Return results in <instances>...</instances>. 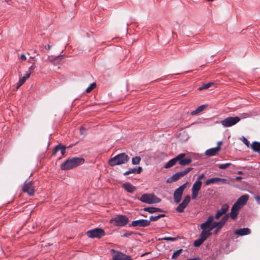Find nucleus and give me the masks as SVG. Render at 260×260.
I'll return each instance as SVG.
<instances>
[{
  "label": "nucleus",
  "mask_w": 260,
  "mask_h": 260,
  "mask_svg": "<svg viewBox=\"0 0 260 260\" xmlns=\"http://www.w3.org/2000/svg\"><path fill=\"white\" fill-rule=\"evenodd\" d=\"M84 162V159L82 157H74L69 158L64 161L61 165L62 170H69L77 167Z\"/></svg>",
  "instance_id": "f257e3e1"
},
{
  "label": "nucleus",
  "mask_w": 260,
  "mask_h": 260,
  "mask_svg": "<svg viewBox=\"0 0 260 260\" xmlns=\"http://www.w3.org/2000/svg\"><path fill=\"white\" fill-rule=\"evenodd\" d=\"M129 159V157L127 154L125 153H121L111 158L108 161V164L111 166L120 165L126 164Z\"/></svg>",
  "instance_id": "f03ea898"
},
{
  "label": "nucleus",
  "mask_w": 260,
  "mask_h": 260,
  "mask_svg": "<svg viewBox=\"0 0 260 260\" xmlns=\"http://www.w3.org/2000/svg\"><path fill=\"white\" fill-rule=\"evenodd\" d=\"M129 222L128 218L125 215L118 214L110 220V223L116 226L123 227Z\"/></svg>",
  "instance_id": "7ed1b4c3"
},
{
  "label": "nucleus",
  "mask_w": 260,
  "mask_h": 260,
  "mask_svg": "<svg viewBox=\"0 0 260 260\" xmlns=\"http://www.w3.org/2000/svg\"><path fill=\"white\" fill-rule=\"evenodd\" d=\"M138 200L143 203L153 204L160 203L161 200L157 197L154 193H144Z\"/></svg>",
  "instance_id": "20e7f679"
},
{
  "label": "nucleus",
  "mask_w": 260,
  "mask_h": 260,
  "mask_svg": "<svg viewBox=\"0 0 260 260\" xmlns=\"http://www.w3.org/2000/svg\"><path fill=\"white\" fill-rule=\"evenodd\" d=\"M105 231L100 228H96L90 230L86 232V235L91 239H100L105 235Z\"/></svg>",
  "instance_id": "39448f33"
},
{
  "label": "nucleus",
  "mask_w": 260,
  "mask_h": 260,
  "mask_svg": "<svg viewBox=\"0 0 260 260\" xmlns=\"http://www.w3.org/2000/svg\"><path fill=\"white\" fill-rule=\"evenodd\" d=\"M240 120V118L238 116H230L221 120L220 123L223 127H228L235 125L239 122Z\"/></svg>",
  "instance_id": "423d86ee"
},
{
  "label": "nucleus",
  "mask_w": 260,
  "mask_h": 260,
  "mask_svg": "<svg viewBox=\"0 0 260 260\" xmlns=\"http://www.w3.org/2000/svg\"><path fill=\"white\" fill-rule=\"evenodd\" d=\"M214 217L212 215H210L207 220L201 224L200 228L202 230H205L210 232L214 229L213 223H214Z\"/></svg>",
  "instance_id": "0eeeda50"
},
{
  "label": "nucleus",
  "mask_w": 260,
  "mask_h": 260,
  "mask_svg": "<svg viewBox=\"0 0 260 260\" xmlns=\"http://www.w3.org/2000/svg\"><path fill=\"white\" fill-rule=\"evenodd\" d=\"M187 182L180 186L178 188L175 190L174 192V200L176 203L180 202L183 191L186 187Z\"/></svg>",
  "instance_id": "6e6552de"
},
{
  "label": "nucleus",
  "mask_w": 260,
  "mask_h": 260,
  "mask_svg": "<svg viewBox=\"0 0 260 260\" xmlns=\"http://www.w3.org/2000/svg\"><path fill=\"white\" fill-rule=\"evenodd\" d=\"M150 224V221L148 219H140L133 221L131 224H129V226L145 228Z\"/></svg>",
  "instance_id": "1a4fd4ad"
},
{
  "label": "nucleus",
  "mask_w": 260,
  "mask_h": 260,
  "mask_svg": "<svg viewBox=\"0 0 260 260\" xmlns=\"http://www.w3.org/2000/svg\"><path fill=\"white\" fill-rule=\"evenodd\" d=\"M190 201L189 195L186 196L183 199L182 202L177 207L176 210L179 213L184 212L185 208L187 207Z\"/></svg>",
  "instance_id": "9d476101"
},
{
  "label": "nucleus",
  "mask_w": 260,
  "mask_h": 260,
  "mask_svg": "<svg viewBox=\"0 0 260 260\" xmlns=\"http://www.w3.org/2000/svg\"><path fill=\"white\" fill-rule=\"evenodd\" d=\"M22 189L24 192H27L30 196L33 195L35 192L34 186L31 181L28 182L27 180L25 181Z\"/></svg>",
  "instance_id": "9b49d317"
},
{
  "label": "nucleus",
  "mask_w": 260,
  "mask_h": 260,
  "mask_svg": "<svg viewBox=\"0 0 260 260\" xmlns=\"http://www.w3.org/2000/svg\"><path fill=\"white\" fill-rule=\"evenodd\" d=\"M229 206L227 204L222 205L221 208L218 210L215 215V218L217 219H219L222 215L225 214L229 210Z\"/></svg>",
  "instance_id": "f8f14e48"
},
{
  "label": "nucleus",
  "mask_w": 260,
  "mask_h": 260,
  "mask_svg": "<svg viewBox=\"0 0 260 260\" xmlns=\"http://www.w3.org/2000/svg\"><path fill=\"white\" fill-rule=\"evenodd\" d=\"M179 156H180L179 164L181 166H185L192 162V159L190 158H185V153H180Z\"/></svg>",
  "instance_id": "ddd939ff"
},
{
  "label": "nucleus",
  "mask_w": 260,
  "mask_h": 260,
  "mask_svg": "<svg viewBox=\"0 0 260 260\" xmlns=\"http://www.w3.org/2000/svg\"><path fill=\"white\" fill-rule=\"evenodd\" d=\"M240 207L236 204H234L233 205L230 213L229 214L232 219H235L238 214L239 211L240 209Z\"/></svg>",
  "instance_id": "4468645a"
},
{
  "label": "nucleus",
  "mask_w": 260,
  "mask_h": 260,
  "mask_svg": "<svg viewBox=\"0 0 260 260\" xmlns=\"http://www.w3.org/2000/svg\"><path fill=\"white\" fill-rule=\"evenodd\" d=\"M249 198V196L247 194H244L239 197L235 204H237L241 208L243 206L245 205Z\"/></svg>",
  "instance_id": "2eb2a0df"
},
{
  "label": "nucleus",
  "mask_w": 260,
  "mask_h": 260,
  "mask_svg": "<svg viewBox=\"0 0 260 260\" xmlns=\"http://www.w3.org/2000/svg\"><path fill=\"white\" fill-rule=\"evenodd\" d=\"M251 233L250 230L248 228H244L241 229H239L236 230L234 234L235 235L240 236H243L245 235H249Z\"/></svg>",
  "instance_id": "dca6fc26"
},
{
  "label": "nucleus",
  "mask_w": 260,
  "mask_h": 260,
  "mask_svg": "<svg viewBox=\"0 0 260 260\" xmlns=\"http://www.w3.org/2000/svg\"><path fill=\"white\" fill-rule=\"evenodd\" d=\"M183 176L182 173H181V172H178L173 174L171 177L168 178L166 180V182L168 183H172L178 180Z\"/></svg>",
  "instance_id": "f3484780"
},
{
  "label": "nucleus",
  "mask_w": 260,
  "mask_h": 260,
  "mask_svg": "<svg viewBox=\"0 0 260 260\" xmlns=\"http://www.w3.org/2000/svg\"><path fill=\"white\" fill-rule=\"evenodd\" d=\"M226 181L225 178H221L218 177H214L210 178L206 180L205 182L206 185H209L211 183H214L219 181L222 182L223 183H224Z\"/></svg>",
  "instance_id": "a211bd4d"
},
{
  "label": "nucleus",
  "mask_w": 260,
  "mask_h": 260,
  "mask_svg": "<svg viewBox=\"0 0 260 260\" xmlns=\"http://www.w3.org/2000/svg\"><path fill=\"white\" fill-rule=\"evenodd\" d=\"M111 252L112 253H115V254L113 255V259L114 260H124V253L117 251L114 249H111Z\"/></svg>",
  "instance_id": "6ab92c4d"
},
{
  "label": "nucleus",
  "mask_w": 260,
  "mask_h": 260,
  "mask_svg": "<svg viewBox=\"0 0 260 260\" xmlns=\"http://www.w3.org/2000/svg\"><path fill=\"white\" fill-rule=\"evenodd\" d=\"M220 150L218 147L210 148L205 151V155L208 156H212L216 155Z\"/></svg>",
  "instance_id": "aec40b11"
},
{
  "label": "nucleus",
  "mask_w": 260,
  "mask_h": 260,
  "mask_svg": "<svg viewBox=\"0 0 260 260\" xmlns=\"http://www.w3.org/2000/svg\"><path fill=\"white\" fill-rule=\"evenodd\" d=\"M122 187L125 191L129 193H133L136 189V187L129 182L123 183Z\"/></svg>",
  "instance_id": "412c9836"
},
{
  "label": "nucleus",
  "mask_w": 260,
  "mask_h": 260,
  "mask_svg": "<svg viewBox=\"0 0 260 260\" xmlns=\"http://www.w3.org/2000/svg\"><path fill=\"white\" fill-rule=\"evenodd\" d=\"M179 158H180V156H179V154H178L174 158L170 159L165 166V168L168 169V168L173 167L177 163V162H179Z\"/></svg>",
  "instance_id": "4be33fe9"
},
{
  "label": "nucleus",
  "mask_w": 260,
  "mask_h": 260,
  "mask_svg": "<svg viewBox=\"0 0 260 260\" xmlns=\"http://www.w3.org/2000/svg\"><path fill=\"white\" fill-rule=\"evenodd\" d=\"M143 210L145 211L149 212V213H153L155 212H164L163 209L159 208L154 207H145Z\"/></svg>",
  "instance_id": "5701e85b"
},
{
  "label": "nucleus",
  "mask_w": 260,
  "mask_h": 260,
  "mask_svg": "<svg viewBox=\"0 0 260 260\" xmlns=\"http://www.w3.org/2000/svg\"><path fill=\"white\" fill-rule=\"evenodd\" d=\"M30 74H31V72H29V73H27L25 75H24V76L22 78L19 79V81L17 84V88H19L25 82L26 80L29 77Z\"/></svg>",
  "instance_id": "b1692460"
},
{
  "label": "nucleus",
  "mask_w": 260,
  "mask_h": 260,
  "mask_svg": "<svg viewBox=\"0 0 260 260\" xmlns=\"http://www.w3.org/2000/svg\"><path fill=\"white\" fill-rule=\"evenodd\" d=\"M202 184L201 181H196L192 185L191 190L199 192L201 188Z\"/></svg>",
  "instance_id": "393cba45"
},
{
  "label": "nucleus",
  "mask_w": 260,
  "mask_h": 260,
  "mask_svg": "<svg viewBox=\"0 0 260 260\" xmlns=\"http://www.w3.org/2000/svg\"><path fill=\"white\" fill-rule=\"evenodd\" d=\"M208 107V105H202L198 107L195 110L191 112V115H195L202 112Z\"/></svg>",
  "instance_id": "a878e982"
},
{
  "label": "nucleus",
  "mask_w": 260,
  "mask_h": 260,
  "mask_svg": "<svg viewBox=\"0 0 260 260\" xmlns=\"http://www.w3.org/2000/svg\"><path fill=\"white\" fill-rule=\"evenodd\" d=\"M211 235V232L202 230L201 234L200 235L199 238L201 239L203 241H205L210 235Z\"/></svg>",
  "instance_id": "bb28decb"
},
{
  "label": "nucleus",
  "mask_w": 260,
  "mask_h": 260,
  "mask_svg": "<svg viewBox=\"0 0 260 260\" xmlns=\"http://www.w3.org/2000/svg\"><path fill=\"white\" fill-rule=\"evenodd\" d=\"M251 148L253 151L259 152L260 151V142L257 141L253 142L251 145Z\"/></svg>",
  "instance_id": "cd10ccee"
},
{
  "label": "nucleus",
  "mask_w": 260,
  "mask_h": 260,
  "mask_svg": "<svg viewBox=\"0 0 260 260\" xmlns=\"http://www.w3.org/2000/svg\"><path fill=\"white\" fill-rule=\"evenodd\" d=\"M220 223V222H219V221H214L213 223L214 229L215 228L214 231L215 234H217L220 230V229L224 226L223 225Z\"/></svg>",
  "instance_id": "c85d7f7f"
},
{
  "label": "nucleus",
  "mask_w": 260,
  "mask_h": 260,
  "mask_svg": "<svg viewBox=\"0 0 260 260\" xmlns=\"http://www.w3.org/2000/svg\"><path fill=\"white\" fill-rule=\"evenodd\" d=\"M166 216V214H160L156 216H150L149 217V219H148L150 221V223L151 221H154L157 220L158 219L164 217Z\"/></svg>",
  "instance_id": "c756f323"
},
{
  "label": "nucleus",
  "mask_w": 260,
  "mask_h": 260,
  "mask_svg": "<svg viewBox=\"0 0 260 260\" xmlns=\"http://www.w3.org/2000/svg\"><path fill=\"white\" fill-rule=\"evenodd\" d=\"M212 84H213V83L211 82L204 84L202 86L199 87L198 90L199 91H201L204 89H207L209 88Z\"/></svg>",
  "instance_id": "7c9ffc66"
},
{
  "label": "nucleus",
  "mask_w": 260,
  "mask_h": 260,
  "mask_svg": "<svg viewBox=\"0 0 260 260\" xmlns=\"http://www.w3.org/2000/svg\"><path fill=\"white\" fill-rule=\"evenodd\" d=\"M132 235H141V234L139 233H137V232H133V231H129V232H128L127 233H125L123 234V235H121V237H126V238H128L130 236H131Z\"/></svg>",
  "instance_id": "2f4dec72"
},
{
  "label": "nucleus",
  "mask_w": 260,
  "mask_h": 260,
  "mask_svg": "<svg viewBox=\"0 0 260 260\" xmlns=\"http://www.w3.org/2000/svg\"><path fill=\"white\" fill-rule=\"evenodd\" d=\"M183 250L182 249H180L174 251L172 255V258L175 259L178 257L180 254L182 252Z\"/></svg>",
  "instance_id": "473e14b6"
},
{
  "label": "nucleus",
  "mask_w": 260,
  "mask_h": 260,
  "mask_svg": "<svg viewBox=\"0 0 260 260\" xmlns=\"http://www.w3.org/2000/svg\"><path fill=\"white\" fill-rule=\"evenodd\" d=\"M141 158L140 156H136L133 157L132 160V164L134 165H139L140 162Z\"/></svg>",
  "instance_id": "72a5a7b5"
},
{
  "label": "nucleus",
  "mask_w": 260,
  "mask_h": 260,
  "mask_svg": "<svg viewBox=\"0 0 260 260\" xmlns=\"http://www.w3.org/2000/svg\"><path fill=\"white\" fill-rule=\"evenodd\" d=\"M204 241H203L201 239H200V238H199L198 239H197V240H196L194 242H193V246L196 247H199L200 245H201L204 242Z\"/></svg>",
  "instance_id": "f704fd0d"
},
{
  "label": "nucleus",
  "mask_w": 260,
  "mask_h": 260,
  "mask_svg": "<svg viewBox=\"0 0 260 260\" xmlns=\"http://www.w3.org/2000/svg\"><path fill=\"white\" fill-rule=\"evenodd\" d=\"M230 216L229 214H225L224 216L222 217L221 219L219 222H220V223H221L222 225H224V224L227 221V220H228Z\"/></svg>",
  "instance_id": "c9c22d12"
},
{
  "label": "nucleus",
  "mask_w": 260,
  "mask_h": 260,
  "mask_svg": "<svg viewBox=\"0 0 260 260\" xmlns=\"http://www.w3.org/2000/svg\"><path fill=\"white\" fill-rule=\"evenodd\" d=\"M96 86V84L95 83H92L90 84V85L86 89V92H89L92 90H93Z\"/></svg>",
  "instance_id": "e433bc0d"
},
{
  "label": "nucleus",
  "mask_w": 260,
  "mask_h": 260,
  "mask_svg": "<svg viewBox=\"0 0 260 260\" xmlns=\"http://www.w3.org/2000/svg\"><path fill=\"white\" fill-rule=\"evenodd\" d=\"M231 163H226L224 164L218 165V167L220 169H225L231 165Z\"/></svg>",
  "instance_id": "4c0bfd02"
},
{
  "label": "nucleus",
  "mask_w": 260,
  "mask_h": 260,
  "mask_svg": "<svg viewBox=\"0 0 260 260\" xmlns=\"http://www.w3.org/2000/svg\"><path fill=\"white\" fill-rule=\"evenodd\" d=\"M158 240L159 241L165 240V241H174L176 240V238L174 237H164V238H159Z\"/></svg>",
  "instance_id": "58836bf2"
},
{
  "label": "nucleus",
  "mask_w": 260,
  "mask_h": 260,
  "mask_svg": "<svg viewBox=\"0 0 260 260\" xmlns=\"http://www.w3.org/2000/svg\"><path fill=\"white\" fill-rule=\"evenodd\" d=\"M58 146H59V148H60L59 150H60L61 155H63L66 153V146H64V145H63L61 144H58Z\"/></svg>",
  "instance_id": "ea45409f"
},
{
  "label": "nucleus",
  "mask_w": 260,
  "mask_h": 260,
  "mask_svg": "<svg viewBox=\"0 0 260 260\" xmlns=\"http://www.w3.org/2000/svg\"><path fill=\"white\" fill-rule=\"evenodd\" d=\"M193 169L192 168H187L184 169L183 171H180L181 173H182V175L184 176L186 174H187L188 172L191 171Z\"/></svg>",
  "instance_id": "a19ab883"
},
{
  "label": "nucleus",
  "mask_w": 260,
  "mask_h": 260,
  "mask_svg": "<svg viewBox=\"0 0 260 260\" xmlns=\"http://www.w3.org/2000/svg\"><path fill=\"white\" fill-rule=\"evenodd\" d=\"M87 129L82 126L80 127V134L82 135H83L84 136L86 135V131Z\"/></svg>",
  "instance_id": "79ce46f5"
},
{
  "label": "nucleus",
  "mask_w": 260,
  "mask_h": 260,
  "mask_svg": "<svg viewBox=\"0 0 260 260\" xmlns=\"http://www.w3.org/2000/svg\"><path fill=\"white\" fill-rule=\"evenodd\" d=\"M130 174H136L135 173V168H133V169H131L127 171H126L125 172H124L123 173V175L124 176H126V175H128Z\"/></svg>",
  "instance_id": "37998d69"
},
{
  "label": "nucleus",
  "mask_w": 260,
  "mask_h": 260,
  "mask_svg": "<svg viewBox=\"0 0 260 260\" xmlns=\"http://www.w3.org/2000/svg\"><path fill=\"white\" fill-rule=\"evenodd\" d=\"M135 171L136 174H140L142 171V168L139 167L138 168H135Z\"/></svg>",
  "instance_id": "c03bdc74"
},
{
  "label": "nucleus",
  "mask_w": 260,
  "mask_h": 260,
  "mask_svg": "<svg viewBox=\"0 0 260 260\" xmlns=\"http://www.w3.org/2000/svg\"><path fill=\"white\" fill-rule=\"evenodd\" d=\"M59 146H58V145H56L54 148L52 154L55 155L56 153L59 150Z\"/></svg>",
  "instance_id": "a18cd8bd"
},
{
  "label": "nucleus",
  "mask_w": 260,
  "mask_h": 260,
  "mask_svg": "<svg viewBox=\"0 0 260 260\" xmlns=\"http://www.w3.org/2000/svg\"><path fill=\"white\" fill-rule=\"evenodd\" d=\"M198 191H192V199H196L198 195Z\"/></svg>",
  "instance_id": "49530a36"
},
{
  "label": "nucleus",
  "mask_w": 260,
  "mask_h": 260,
  "mask_svg": "<svg viewBox=\"0 0 260 260\" xmlns=\"http://www.w3.org/2000/svg\"><path fill=\"white\" fill-rule=\"evenodd\" d=\"M243 142L247 146L249 147V141L245 138V137H243Z\"/></svg>",
  "instance_id": "de8ad7c7"
},
{
  "label": "nucleus",
  "mask_w": 260,
  "mask_h": 260,
  "mask_svg": "<svg viewBox=\"0 0 260 260\" xmlns=\"http://www.w3.org/2000/svg\"><path fill=\"white\" fill-rule=\"evenodd\" d=\"M205 177V174H201L200 175H199V176L198 177V178H197V179L196 181H200V180H201V179H203V178H204Z\"/></svg>",
  "instance_id": "09e8293b"
},
{
  "label": "nucleus",
  "mask_w": 260,
  "mask_h": 260,
  "mask_svg": "<svg viewBox=\"0 0 260 260\" xmlns=\"http://www.w3.org/2000/svg\"><path fill=\"white\" fill-rule=\"evenodd\" d=\"M124 257V260H133L130 255H127L125 254Z\"/></svg>",
  "instance_id": "8fccbe9b"
},
{
  "label": "nucleus",
  "mask_w": 260,
  "mask_h": 260,
  "mask_svg": "<svg viewBox=\"0 0 260 260\" xmlns=\"http://www.w3.org/2000/svg\"><path fill=\"white\" fill-rule=\"evenodd\" d=\"M20 58L22 60H23V61H24L26 59V57L25 55L24 54H21Z\"/></svg>",
  "instance_id": "3c124183"
},
{
  "label": "nucleus",
  "mask_w": 260,
  "mask_h": 260,
  "mask_svg": "<svg viewBox=\"0 0 260 260\" xmlns=\"http://www.w3.org/2000/svg\"><path fill=\"white\" fill-rule=\"evenodd\" d=\"M254 199L255 200V201L258 203H259L260 202V196H256L255 197H254Z\"/></svg>",
  "instance_id": "603ef678"
},
{
  "label": "nucleus",
  "mask_w": 260,
  "mask_h": 260,
  "mask_svg": "<svg viewBox=\"0 0 260 260\" xmlns=\"http://www.w3.org/2000/svg\"><path fill=\"white\" fill-rule=\"evenodd\" d=\"M36 66H35L34 64L31 65L28 69V70L29 71L34 70L36 68Z\"/></svg>",
  "instance_id": "864d4df0"
},
{
  "label": "nucleus",
  "mask_w": 260,
  "mask_h": 260,
  "mask_svg": "<svg viewBox=\"0 0 260 260\" xmlns=\"http://www.w3.org/2000/svg\"><path fill=\"white\" fill-rule=\"evenodd\" d=\"M186 260H200V258L199 257H194L193 258H188V259H187Z\"/></svg>",
  "instance_id": "5fc2aeb1"
},
{
  "label": "nucleus",
  "mask_w": 260,
  "mask_h": 260,
  "mask_svg": "<svg viewBox=\"0 0 260 260\" xmlns=\"http://www.w3.org/2000/svg\"><path fill=\"white\" fill-rule=\"evenodd\" d=\"M64 56V55H59L55 57V59L57 60L58 59Z\"/></svg>",
  "instance_id": "6e6d98bb"
},
{
  "label": "nucleus",
  "mask_w": 260,
  "mask_h": 260,
  "mask_svg": "<svg viewBox=\"0 0 260 260\" xmlns=\"http://www.w3.org/2000/svg\"><path fill=\"white\" fill-rule=\"evenodd\" d=\"M221 144H222V141H219L217 143V146L216 147H218L219 148H220V145H221Z\"/></svg>",
  "instance_id": "4d7b16f0"
},
{
  "label": "nucleus",
  "mask_w": 260,
  "mask_h": 260,
  "mask_svg": "<svg viewBox=\"0 0 260 260\" xmlns=\"http://www.w3.org/2000/svg\"><path fill=\"white\" fill-rule=\"evenodd\" d=\"M51 46L49 44H48L47 45H46L45 46V48L47 50H49L51 48Z\"/></svg>",
  "instance_id": "13d9d810"
},
{
  "label": "nucleus",
  "mask_w": 260,
  "mask_h": 260,
  "mask_svg": "<svg viewBox=\"0 0 260 260\" xmlns=\"http://www.w3.org/2000/svg\"><path fill=\"white\" fill-rule=\"evenodd\" d=\"M242 178V177H241V176H237V177H236V180H239L241 179Z\"/></svg>",
  "instance_id": "bf43d9fd"
},
{
  "label": "nucleus",
  "mask_w": 260,
  "mask_h": 260,
  "mask_svg": "<svg viewBox=\"0 0 260 260\" xmlns=\"http://www.w3.org/2000/svg\"><path fill=\"white\" fill-rule=\"evenodd\" d=\"M238 174H243V173H242V171H239V172H238Z\"/></svg>",
  "instance_id": "052dcab7"
},
{
  "label": "nucleus",
  "mask_w": 260,
  "mask_h": 260,
  "mask_svg": "<svg viewBox=\"0 0 260 260\" xmlns=\"http://www.w3.org/2000/svg\"><path fill=\"white\" fill-rule=\"evenodd\" d=\"M128 26V23H127V24H126V29H128V28H127Z\"/></svg>",
  "instance_id": "680f3d73"
},
{
  "label": "nucleus",
  "mask_w": 260,
  "mask_h": 260,
  "mask_svg": "<svg viewBox=\"0 0 260 260\" xmlns=\"http://www.w3.org/2000/svg\"><path fill=\"white\" fill-rule=\"evenodd\" d=\"M30 58H34V57L30 56Z\"/></svg>",
  "instance_id": "e2e57ef3"
}]
</instances>
